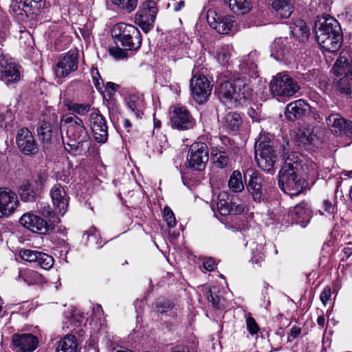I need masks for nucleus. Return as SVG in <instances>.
Returning a JSON list of instances; mask_svg holds the SVG:
<instances>
[{"label":"nucleus","instance_id":"3c124183","mask_svg":"<svg viewBox=\"0 0 352 352\" xmlns=\"http://www.w3.org/2000/svg\"><path fill=\"white\" fill-rule=\"evenodd\" d=\"M322 210L323 212L319 211L321 214L326 213L327 214H333L336 210V201H331L329 199H325L322 202Z\"/></svg>","mask_w":352,"mask_h":352},{"label":"nucleus","instance_id":"338daca9","mask_svg":"<svg viewBox=\"0 0 352 352\" xmlns=\"http://www.w3.org/2000/svg\"><path fill=\"white\" fill-rule=\"evenodd\" d=\"M280 40L275 41L274 43L273 44L272 49L273 51V53L272 54V56H275L276 58H279L280 56L283 55V52L278 49V47L279 46Z\"/></svg>","mask_w":352,"mask_h":352},{"label":"nucleus","instance_id":"49530a36","mask_svg":"<svg viewBox=\"0 0 352 352\" xmlns=\"http://www.w3.org/2000/svg\"><path fill=\"white\" fill-rule=\"evenodd\" d=\"M113 5L120 9L130 13L133 11L138 6V0H111Z\"/></svg>","mask_w":352,"mask_h":352},{"label":"nucleus","instance_id":"39448f33","mask_svg":"<svg viewBox=\"0 0 352 352\" xmlns=\"http://www.w3.org/2000/svg\"><path fill=\"white\" fill-rule=\"evenodd\" d=\"M269 86L270 93L276 98H291L300 89L298 82L285 72L274 76Z\"/></svg>","mask_w":352,"mask_h":352},{"label":"nucleus","instance_id":"79ce46f5","mask_svg":"<svg viewBox=\"0 0 352 352\" xmlns=\"http://www.w3.org/2000/svg\"><path fill=\"white\" fill-rule=\"evenodd\" d=\"M38 212L47 219V223H53L54 229L55 228V225L60 221L59 218L56 215L57 212L56 210L53 211L47 204L41 203L38 208Z\"/></svg>","mask_w":352,"mask_h":352},{"label":"nucleus","instance_id":"bb28decb","mask_svg":"<svg viewBox=\"0 0 352 352\" xmlns=\"http://www.w3.org/2000/svg\"><path fill=\"white\" fill-rule=\"evenodd\" d=\"M296 136L299 144L305 147L318 146L321 142L315 129L309 126L299 128Z\"/></svg>","mask_w":352,"mask_h":352},{"label":"nucleus","instance_id":"0eeeda50","mask_svg":"<svg viewBox=\"0 0 352 352\" xmlns=\"http://www.w3.org/2000/svg\"><path fill=\"white\" fill-rule=\"evenodd\" d=\"M208 161V148L204 142L192 143L188 151L187 166L195 170H202Z\"/></svg>","mask_w":352,"mask_h":352},{"label":"nucleus","instance_id":"ddd939ff","mask_svg":"<svg viewBox=\"0 0 352 352\" xmlns=\"http://www.w3.org/2000/svg\"><path fill=\"white\" fill-rule=\"evenodd\" d=\"M326 123L333 135L352 137V122L344 119L339 113L329 115L326 118Z\"/></svg>","mask_w":352,"mask_h":352},{"label":"nucleus","instance_id":"9d476101","mask_svg":"<svg viewBox=\"0 0 352 352\" xmlns=\"http://www.w3.org/2000/svg\"><path fill=\"white\" fill-rule=\"evenodd\" d=\"M19 223L32 232L40 234H48L54 230L52 223H47L46 220L31 212L23 214L19 219Z\"/></svg>","mask_w":352,"mask_h":352},{"label":"nucleus","instance_id":"f3484780","mask_svg":"<svg viewBox=\"0 0 352 352\" xmlns=\"http://www.w3.org/2000/svg\"><path fill=\"white\" fill-rule=\"evenodd\" d=\"M324 32L326 36L341 34L342 30L338 21L329 15L323 16L315 23L316 37H319V33Z\"/></svg>","mask_w":352,"mask_h":352},{"label":"nucleus","instance_id":"473e14b6","mask_svg":"<svg viewBox=\"0 0 352 352\" xmlns=\"http://www.w3.org/2000/svg\"><path fill=\"white\" fill-rule=\"evenodd\" d=\"M292 35L300 42H305L309 37V30L306 23L301 19H297L290 25Z\"/></svg>","mask_w":352,"mask_h":352},{"label":"nucleus","instance_id":"a878e982","mask_svg":"<svg viewBox=\"0 0 352 352\" xmlns=\"http://www.w3.org/2000/svg\"><path fill=\"white\" fill-rule=\"evenodd\" d=\"M252 252L251 262L257 266H261L265 261V241L261 234H257L256 241L250 239L248 241L246 245Z\"/></svg>","mask_w":352,"mask_h":352},{"label":"nucleus","instance_id":"c756f323","mask_svg":"<svg viewBox=\"0 0 352 352\" xmlns=\"http://www.w3.org/2000/svg\"><path fill=\"white\" fill-rule=\"evenodd\" d=\"M235 80L233 82L225 81L218 86V97L226 104H232L235 102Z\"/></svg>","mask_w":352,"mask_h":352},{"label":"nucleus","instance_id":"7c9ffc66","mask_svg":"<svg viewBox=\"0 0 352 352\" xmlns=\"http://www.w3.org/2000/svg\"><path fill=\"white\" fill-rule=\"evenodd\" d=\"M345 54L344 52L340 54L332 69L335 75L338 78L352 74V63Z\"/></svg>","mask_w":352,"mask_h":352},{"label":"nucleus","instance_id":"603ef678","mask_svg":"<svg viewBox=\"0 0 352 352\" xmlns=\"http://www.w3.org/2000/svg\"><path fill=\"white\" fill-rule=\"evenodd\" d=\"M40 252L31 250H22L20 252L21 258L28 262H36Z\"/></svg>","mask_w":352,"mask_h":352},{"label":"nucleus","instance_id":"c03bdc74","mask_svg":"<svg viewBox=\"0 0 352 352\" xmlns=\"http://www.w3.org/2000/svg\"><path fill=\"white\" fill-rule=\"evenodd\" d=\"M232 47L228 45H223L217 48L216 58L217 61L223 66L228 65L231 58Z\"/></svg>","mask_w":352,"mask_h":352},{"label":"nucleus","instance_id":"8fccbe9b","mask_svg":"<svg viewBox=\"0 0 352 352\" xmlns=\"http://www.w3.org/2000/svg\"><path fill=\"white\" fill-rule=\"evenodd\" d=\"M230 214H239L244 212L245 205L238 199L232 197L231 199Z\"/></svg>","mask_w":352,"mask_h":352},{"label":"nucleus","instance_id":"6ab92c4d","mask_svg":"<svg viewBox=\"0 0 352 352\" xmlns=\"http://www.w3.org/2000/svg\"><path fill=\"white\" fill-rule=\"evenodd\" d=\"M50 196L56 212L63 216L69 205V197L60 184H56L50 190Z\"/></svg>","mask_w":352,"mask_h":352},{"label":"nucleus","instance_id":"bf43d9fd","mask_svg":"<svg viewBox=\"0 0 352 352\" xmlns=\"http://www.w3.org/2000/svg\"><path fill=\"white\" fill-rule=\"evenodd\" d=\"M212 155L217 157L214 164L217 167L223 168L227 165L228 158V156L225 155L224 152L219 151V155L217 156V153H214V151H212Z\"/></svg>","mask_w":352,"mask_h":352},{"label":"nucleus","instance_id":"cd10ccee","mask_svg":"<svg viewBox=\"0 0 352 352\" xmlns=\"http://www.w3.org/2000/svg\"><path fill=\"white\" fill-rule=\"evenodd\" d=\"M263 178L258 173H253L247 184V190L256 202L264 200V193L262 188Z\"/></svg>","mask_w":352,"mask_h":352},{"label":"nucleus","instance_id":"e433bc0d","mask_svg":"<svg viewBox=\"0 0 352 352\" xmlns=\"http://www.w3.org/2000/svg\"><path fill=\"white\" fill-rule=\"evenodd\" d=\"M39 138L44 142H49L53 134L57 133L58 127L47 122H43L37 129Z\"/></svg>","mask_w":352,"mask_h":352},{"label":"nucleus","instance_id":"f704fd0d","mask_svg":"<svg viewBox=\"0 0 352 352\" xmlns=\"http://www.w3.org/2000/svg\"><path fill=\"white\" fill-rule=\"evenodd\" d=\"M272 8L282 18H288L292 13L290 0H270Z\"/></svg>","mask_w":352,"mask_h":352},{"label":"nucleus","instance_id":"c85d7f7f","mask_svg":"<svg viewBox=\"0 0 352 352\" xmlns=\"http://www.w3.org/2000/svg\"><path fill=\"white\" fill-rule=\"evenodd\" d=\"M126 103L128 109L137 119L142 118L145 109L143 95L139 94H131L126 98Z\"/></svg>","mask_w":352,"mask_h":352},{"label":"nucleus","instance_id":"69168bd1","mask_svg":"<svg viewBox=\"0 0 352 352\" xmlns=\"http://www.w3.org/2000/svg\"><path fill=\"white\" fill-rule=\"evenodd\" d=\"M167 146V141L164 135H160L159 140V145L156 147L157 153L162 154L163 151L166 149Z\"/></svg>","mask_w":352,"mask_h":352},{"label":"nucleus","instance_id":"f257e3e1","mask_svg":"<svg viewBox=\"0 0 352 352\" xmlns=\"http://www.w3.org/2000/svg\"><path fill=\"white\" fill-rule=\"evenodd\" d=\"M302 156L298 152H291L284 159L278 173V186L285 193L294 196L300 194L306 183L302 175L305 173Z\"/></svg>","mask_w":352,"mask_h":352},{"label":"nucleus","instance_id":"09e8293b","mask_svg":"<svg viewBox=\"0 0 352 352\" xmlns=\"http://www.w3.org/2000/svg\"><path fill=\"white\" fill-rule=\"evenodd\" d=\"M67 107L69 111L76 113L80 116H84L89 111L91 105L89 104L69 102L67 104Z\"/></svg>","mask_w":352,"mask_h":352},{"label":"nucleus","instance_id":"680f3d73","mask_svg":"<svg viewBox=\"0 0 352 352\" xmlns=\"http://www.w3.org/2000/svg\"><path fill=\"white\" fill-rule=\"evenodd\" d=\"M109 54L116 59H121L126 57V52L119 47H111L109 49Z\"/></svg>","mask_w":352,"mask_h":352},{"label":"nucleus","instance_id":"f8f14e48","mask_svg":"<svg viewBox=\"0 0 352 352\" xmlns=\"http://www.w3.org/2000/svg\"><path fill=\"white\" fill-rule=\"evenodd\" d=\"M19 206L16 194L8 188H0V218L12 215Z\"/></svg>","mask_w":352,"mask_h":352},{"label":"nucleus","instance_id":"37998d69","mask_svg":"<svg viewBox=\"0 0 352 352\" xmlns=\"http://www.w3.org/2000/svg\"><path fill=\"white\" fill-rule=\"evenodd\" d=\"M228 187L234 192H240L244 190L242 175L239 170H234L231 174L228 180Z\"/></svg>","mask_w":352,"mask_h":352},{"label":"nucleus","instance_id":"423d86ee","mask_svg":"<svg viewBox=\"0 0 352 352\" xmlns=\"http://www.w3.org/2000/svg\"><path fill=\"white\" fill-rule=\"evenodd\" d=\"M157 12V3L154 1H144L135 14V24L147 33L154 26Z\"/></svg>","mask_w":352,"mask_h":352},{"label":"nucleus","instance_id":"9b49d317","mask_svg":"<svg viewBox=\"0 0 352 352\" xmlns=\"http://www.w3.org/2000/svg\"><path fill=\"white\" fill-rule=\"evenodd\" d=\"M78 52L76 50H71L61 56L54 67V73L58 78H65L78 67Z\"/></svg>","mask_w":352,"mask_h":352},{"label":"nucleus","instance_id":"0e129e2a","mask_svg":"<svg viewBox=\"0 0 352 352\" xmlns=\"http://www.w3.org/2000/svg\"><path fill=\"white\" fill-rule=\"evenodd\" d=\"M217 263L212 258H208L203 262L204 267L209 272L213 271Z\"/></svg>","mask_w":352,"mask_h":352},{"label":"nucleus","instance_id":"1a4fd4ad","mask_svg":"<svg viewBox=\"0 0 352 352\" xmlns=\"http://www.w3.org/2000/svg\"><path fill=\"white\" fill-rule=\"evenodd\" d=\"M21 79L20 65L12 58L0 55V80L10 86Z\"/></svg>","mask_w":352,"mask_h":352},{"label":"nucleus","instance_id":"b1692460","mask_svg":"<svg viewBox=\"0 0 352 352\" xmlns=\"http://www.w3.org/2000/svg\"><path fill=\"white\" fill-rule=\"evenodd\" d=\"M214 16H217L214 11L209 10L208 12L207 20L210 27L219 34H228L233 26V16H225L216 19Z\"/></svg>","mask_w":352,"mask_h":352},{"label":"nucleus","instance_id":"c9c22d12","mask_svg":"<svg viewBox=\"0 0 352 352\" xmlns=\"http://www.w3.org/2000/svg\"><path fill=\"white\" fill-rule=\"evenodd\" d=\"M77 346L76 337L73 335H67L59 341L56 352H76Z\"/></svg>","mask_w":352,"mask_h":352},{"label":"nucleus","instance_id":"a19ab883","mask_svg":"<svg viewBox=\"0 0 352 352\" xmlns=\"http://www.w3.org/2000/svg\"><path fill=\"white\" fill-rule=\"evenodd\" d=\"M19 194L22 201L32 202L35 199L36 192L29 182H23L19 188Z\"/></svg>","mask_w":352,"mask_h":352},{"label":"nucleus","instance_id":"a18cd8bd","mask_svg":"<svg viewBox=\"0 0 352 352\" xmlns=\"http://www.w3.org/2000/svg\"><path fill=\"white\" fill-rule=\"evenodd\" d=\"M337 87L342 94L352 95V74L340 78Z\"/></svg>","mask_w":352,"mask_h":352},{"label":"nucleus","instance_id":"6e6d98bb","mask_svg":"<svg viewBox=\"0 0 352 352\" xmlns=\"http://www.w3.org/2000/svg\"><path fill=\"white\" fill-rule=\"evenodd\" d=\"M207 298L208 301L210 302L214 307L217 309H222L224 307V299L217 295H213L210 289L208 292Z\"/></svg>","mask_w":352,"mask_h":352},{"label":"nucleus","instance_id":"4d7b16f0","mask_svg":"<svg viewBox=\"0 0 352 352\" xmlns=\"http://www.w3.org/2000/svg\"><path fill=\"white\" fill-rule=\"evenodd\" d=\"M246 326L248 332L251 335H256L259 331V327L256 320L250 315L246 317Z\"/></svg>","mask_w":352,"mask_h":352},{"label":"nucleus","instance_id":"13d9d810","mask_svg":"<svg viewBox=\"0 0 352 352\" xmlns=\"http://www.w3.org/2000/svg\"><path fill=\"white\" fill-rule=\"evenodd\" d=\"M174 304L170 300L162 302L157 300L156 302L155 309L157 312L164 313L173 309Z\"/></svg>","mask_w":352,"mask_h":352},{"label":"nucleus","instance_id":"4468645a","mask_svg":"<svg viewBox=\"0 0 352 352\" xmlns=\"http://www.w3.org/2000/svg\"><path fill=\"white\" fill-rule=\"evenodd\" d=\"M89 125L94 140L98 143H105L108 138V127L105 118L98 111L89 116Z\"/></svg>","mask_w":352,"mask_h":352},{"label":"nucleus","instance_id":"4c0bfd02","mask_svg":"<svg viewBox=\"0 0 352 352\" xmlns=\"http://www.w3.org/2000/svg\"><path fill=\"white\" fill-rule=\"evenodd\" d=\"M19 278H21L28 285L41 284L44 282L43 276L31 269H25L23 271H20Z\"/></svg>","mask_w":352,"mask_h":352},{"label":"nucleus","instance_id":"72a5a7b5","mask_svg":"<svg viewBox=\"0 0 352 352\" xmlns=\"http://www.w3.org/2000/svg\"><path fill=\"white\" fill-rule=\"evenodd\" d=\"M223 126L230 133H236L239 131L242 123L240 115L236 112H229L223 118Z\"/></svg>","mask_w":352,"mask_h":352},{"label":"nucleus","instance_id":"5fc2aeb1","mask_svg":"<svg viewBox=\"0 0 352 352\" xmlns=\"http://www.w3.org/2000/svg\"><path fill=\"white\" fill-rule=\"evenodd\" d=\"M91 74L94 86L98 91H102L104 87V82L98 69L93 67L91 70Z\"/></svg>","mask_w":352,"mask_h":352},{"label":"nucleus","instance_id":"5701e85b","mask_svg":"<svg viewBox=\"0 0 352 352\" xmlns=\"http://www.w3.org/2000/svg\"><path fill=\"white\" fill-rule=\"evenodd\" d=\"M43 0H12L11 7L14 12L23 11L28 14H38L44 8Z\"/></svg>","mask_w":352,"mask_h":352},{"label":"nucleus","instance_id":"e2e57ef3","mask_svg":"<svg viewBox=\"0 0 352 352\" xmlns=\"http://www.w3.org/2000/svg\"><path fill=\"white\" fill-rule=\"evenodd\" d=\"M331 295V288L329 286H327L324 288L323 291L320 294V300L322 301L324 305H326L329 300L330 299Z\"/></svg>","mask_w":352,"mask_h":352},{"label":"nucleus","instance_id":"2f4dec72","mask_svg":"<svg viewBox=\"0 0 352 352\" xmlns=\"http://www.w3.org/2000/svg\"><path fill=\"white\" fill-rule=\"evenodd\" d=\"M257 54L256 52H252L243 59L240 65V69L242 72L248 74L252 78H256L257 75Z\"/></svg>","mask_w":352,"mask_h":352},{"label":"nucleus","instance_id":"7ed1b4c3","mask_svg":"<svg viewBox=\"0 0 352 352\" xmlns=\"http://www.w3.org/2000/svg\"><path fill=\"white\" fill-rule=\"evenodd\" d=\"M271 138L270 134H260L255 144V160L262 170L273 174L278 155Z\"/></svg>","mask_w":352,"mask_h":352},{"label":"nucleus","instance_id":"6e6552de","mask_svg":"<svg viewBox=\"0 0 352 352\" xmlns=\"http://www.w3.org/2000/svg\"><path fill=\"white\" fill-rule=\"evenodd\" d=\"M190 86L192 98L197 103L203 104L208 100L212 85L204 75L195 74L190 80Z\"/></svg>","mask_w":352,"mask_h":352},{"label":"nucleus","instance_id":"4be33fe9","mask_svg":"<svg viewBox=\"0 0 352 352\" xmlns=\"http://www.w3.org/2000/svg\"><path fill=\"white\" fill-rule=\"evenodd\" d=\"M310 112V106L304 100L299 99L289 103L285 109V115L290 121L301 119Z\"/></svg>","mask_w":352,"mask_h":352},{"label":"nucleus","instance_id":"aec40b11","mask_svg":"<svg viewBox=\"0 0 352 352\" xmlns=\"http://www.w3.org/2000/svg\"><path fill=\"white\" fill-rule=\"evenodd\" d=\"M235 102L243 104L252 100L254 90L250 80L245 77L235 79Z\"/></svg>","mask_w":352,"mask_h":352},{"label":"nucleus","instance_id":"393cba45","mask_svg":"<svg viewBox=\"0 0 352 352\" xmlns=\"http://www.w3.org/2000/svg\"><path fill=\"white\" fill-rule=\"evenodd\" d=\"M292 220L305 228L311 218V210L307 202L302 201L296 204L290 212Z\"/></svg>","mask_w":352,"mask_h":352},{"label":"nucleus","instance_id":"20e7f679","mask_svg":"<svg viewBox=\"0 0 352 352\" xmlns=\"http://www.w3.org/2000/svg\"><path fill=\"white\" fill-rule=\"evenodd\" d=\"M113 36L125 50L135 51L142 45V36L135 26L120 23L113 27Z\"/></svg>","mask_w":352,"mask_h":352},{"label":"nucleus","instance_id":"de8ad7c7","mask_svg":"<svg viewBox=\"0 0 352 352\" xmlns=\"http://www.w3.org/2000/svg\"><path fill=\"white\" fill-rule=\"evenodd\" d=\"M54 262V258L46 253L40 252L38 254L36 263L44 270H48L51 269L53 267Z\"/></svg>","mask_w":352,"mask_h":352},{"label":"nucleus","instance_id":"412c9836","mask_svg":"<svg viewBox=\"0 0 352 352\" xmlns=\"http://www.w3.org/2000/svg\"><path fill=\"white\" fill-rule=\"evenodd\" d=\"M324 34V32H320L319 37H316V41L323 53L325 55L327 53H336L340 50L342 43V33L331 36H326Z\"/></svg>","mask_w":352,"mask_h":352},{"label":"nucleus","instance_id":"58836bf2","mask_svg":"<svg viewBox=\"0 0 352 352\" xmlns=\"http://www.w3.org/2000/svg\"><path fill=\"white\" fill-rule=\"evenodd\" d=\"M227 1V0H224ZM230 10L238 14H245L248 12L252 3L250 0H228Z\"/></svg>","mask_w":352,"mask_h":352},{"label":"nucleus","instance_id":"a211bd4d","mask_svg":"<svg viewBox=\"0 0 352 352\" xmlns=\"http://www.w3.org/2000/svg\"><path fill=\"white\" fill-rule=\"evenodd\" d=\"M12 342L16 352H32L38 346V339L32 333H15Z\"/></svg>","mask_w":352,"mask_h":352},{"label":"nucleus","instance_id":"774afa93","mask_svg":"<svg viewBox=\"0 0 352 352\" xmlns=\"http://www.w3.org/2000/svg\"><path fill=\"white\" fill-rule=\"evenodd\" d=\"M119 85L114 83V82H108L106 83V85H104V87H105L106 90L107 91H112V92H116L119 89Z\"/></svg>","mask_w":352,"mask_h":352},{"label":"nucleus","instance_id":"ea45409f","mask_svg":"<svg viewBox=\"0 0 352 352\" xmlns=\"http://www.w3.org/2000/svg\"><path fill=\"white\" fill-rule=\"evenodd\" d=\"M231 199H229V195L227 192H221L218 195V201L217 202V208L219 212L226 216L230 214Z\"/></svg>","mask_w":352,"mask_h":352},{"label":"nucleus","instance_id":"864d4df0","mask_svg":"<svg viewBox=\"0 0 352 352\" xmlns=\"http://www.w3.org/2000/svg\"><path fill=\"white\" fill-rule=\"evenodd\" d=\"M164 219L169 228H173L176 225V219L172 210L166 206L164 208Z\"/></svg>","mask_w":352,"mask_h":352},{"label":"nucleus","instance_id":"f03ea898","mask_svg":"<svg viewBox=\"0 0 352 352\" xmlns=\"http://www.w3.org/2000/svg\"><path fill=\"white\" fill-rule=\"evenodd\" d=\"M61 124L66 126L67 137L70 141L67 145L71 149H89V135L82 119L75 115L65 116L61 119Z\"/></svg>","mask_w":352,"mask_h":352},{"label":"nucleus","instance_id":"dca6fc26","mask_svg":"<svg viewBox=\"0 0 352 352\" xmlns=\"http://www.w3.org/2000/svg\"><path fill=\"white\" fill-rule=\"evenodd\" d=\"M170 122L173 128L178 130H188L194 126L195 120L185 107H180L173 111Z\"/></svg>","mask_w":352,"mask_h":352},{"label":"nucleus","instance_id":"2eb2a0df","mask_svg":"<svg viewBox=\"0 0 352 352\" xmlns=\"http://www.w3.org/2000/svg\"><path fill=\"white\" fill-rule=\"evenodd\" d=\"M16 142L19 150L25 155H32L38 152L34 138L27 128H22L18 131Z\"/></svg>","mask_w":352,"mask_h":352},{"label":"nucleus","instance_id":"052dcab7","mask_svg":"<svg viewBox=\"0 0 352 352\" xmlns=\"http://www.w3.org/2000/svg\"><path fill=\"white\" fill-rule=\"evenodd\" d=\"M34 182L37 189H41L47 182V176L43 173H38L34 177Z\"/></svg>","mask_w":352,"mask_h":352}]
</instances>
